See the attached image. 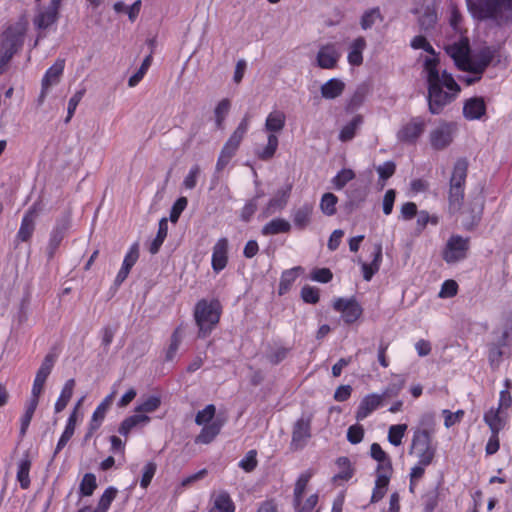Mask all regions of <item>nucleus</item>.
<instances>
[{
    "instance_id": "obj_35",
    "label": "nucleus",
    "mask_w": 512,
    "mask_h": 512,
    "mask_svg": "<svg viewBox=\"0 0 512 512\" xmlns=\"http://www.w3.org/2000/svg\"><path fill=\"white\" fill-rule=\"evenodd\" d=\"M285 114L282 111L274 110L270 112L265 121V130L270 134L280 132L285 126Z\"/></svg>"
},
{
    "instance_id": "obj_31",
    "label": "nucleus",
    "mask_w": 512,
    "mask_h": 512,
    "mask_svg": "<svg viewBox=\"0 0 512 512\" xmlns=\"http://www.w3.org/2000/svg\"><path fill=\"white\" fill-rule=\"evenodd\" d=\"M366 47V40L363 37H358L352 41L349 47L347 60L353 66H359L363 62L362 53Z\"/></svg>"
},
{
    "instance_id": "obj_46",
    "label": "nucleus",
    "mask_w": 512,
    "mask_h": 512,
    "mask_svg": "<svg viewBox=\"0 0 512 512\" xmlns=\"http://www.w3.org/2000/svg\"><path fill=\"white\" fill-rule=\"evenodd\" d=\"M38 404L34 401H27L25 405L24 414L20 418V436L24 437L30 426L33 415L37 409Z\"/></svg>"
},
{
    "instance_id": "obj_12",
    "label": "nucleus",
    "mask_w": 512,
    "mask_h": 512,
    "mask_svg": "<svg viewBox=\"0 0 512 512\" xmlns=\"http://www.w3.org/2000/svg\"><path fill=\"white\" fill-rule=\"evenodd\" d=\"M457 131V124L453 122L440 123L430 132V143L435 149H444L453 140Z\"/></svg>"
},
{
    "instance_id": "obj_50",
    "label": "nucleus",
    "mask_w": 512,
    "mask_h": 512,
    "mask_svg": "<svg viewBox=\"0 0 512 512\" xmlns=\"http://www.w3.org/2000/svg\"><path fill=\"white\" fill-rule=\"evenodd\" d=\"M363 118L360 115L355 116L349 123H347L340 131L339 138L341 141L351 140L356 133V130L361 126Z\"/></svg>"
},
{
    "instance_id": "obj_14",
    "label": "nucleus",
    "mask_w": 512,
    "mask_h": 512,
    "mask_svg": "<svg viewBox=\"0 0 512 512\" xmlns=\"http://www.w3.org/2000/svg\"><path fill=\"white\" fill-rule=\"evenodd\" d=\"M341 57V51L335 43L322 45L316 56L317 65L322 69H334Z\"/></svg>"
},
{
    "instance_id": "obj_8",
    "label": "nucleus",
    "mask_w": 512,
    "mask_h": 512,
    "mask_svg": "<svg viewBox=\"0 0 512 512\" xmlns=\"http://www.w3.org/2000/svg\"><path fill=\"white\" fill-rule=\"evenodd\" d=\"M251 118L252 116L249 113H246L242 117L238 126L235 128V130L232 132L228 140L225 142L218 160H225L235 156L242 140L244 139L245 135L249 130Z\"/></svg>"
},
{
    "instance_id": "obj_48",
    "label": "nucleus",
    "mask_w": 512,
    "mask_h": 512,
    "mask_svg": "<svg viewBox=\"0 0 512 512\" xmlns=\"http://www.w3.org/2000/svg\"><path fill=\"white\" fill-rule=\"evenodd\" d=\"M382 20L379 8H371L366 10L360 19V26L363 30L372 28L377 22Z\"/></svg>"
},
{
    "instance_id": "obj_30",
    "label": "nucleus",
    "mask_w": 512,
    "mask_h": 512,
    "mask_svg": "<svg viewBox=\"0 0 512 512\" xmlns=\"http://www.w3.org/2000/svg\"><path fill=\"white\" fill-rule=\"evenodd\" d=\"M115 392H112L108 396L104 398V400L96 407L92 414V419L90 422V429L96 430L100 427L102 421L104 420L106 416V412L109 409L110 405L112 404L113 397Z\"/></svg>"
},
{
    "instance_id": "obj_7",
    "label": "nucleus",
    "mask_w": 512,
    "mask_h": 512,
    "mask_svg": "<svg viewBox=\"0 0 512 512\" xmlns=\"http://www.w3.org/2000/svg\"><path fill=\"white\" fill-rule=\"evenodd\" d=\"M470 249V239L460 235H452L447 240L442 251V258L447 264H454L464 260Z\"/></svg>"
},
{
    "instance_id": "obj_39",
    "label": "nucleus",
    "mask_w": 512,
    "mask_h": 512,
    "mask_svg": "<svg viewBox=\"0 0 512 512\" xmlns=\"http://www.w3.org/2000/svg\"><path fill=\"white\" fill-rule=\"evenodd\" d=\"M313 475L314 470L307 469L298 476L293 489V500H299L300 498H303L305 490Z\"/></svg>"
},
{
    "instance_id": "obj_3",
    "label": "nucleus",
    "mask_w": 512,
    "mask_h": 512,
    "mask_svg": "<svg viewBox=\"0 0 512 512\" xmlns=\"http://www.w3.org/2000/svg\"><path fill=\"white\" fill-rule=\"evenodd\" d=\"M446 52L454 60L459 69L472 72L477 75H480L489 63V59H483L480 62H474L471 59L469 42L467 39H461L458 42L448 45L446 47ZM478 79H480V76H477L476 78H467L465 81L467 84H472Z\"/></svg>"
},
{
    "instance_id": "obj_42",
    "label": "nucleus",
    "mask_w": 512,
    "mask_h": 512,
    "mask_svg": "<svg viewBox=\"0 0 512 512\" xmlns=\"http://www.w3.org/2000/svg\"><path fill=\"white\" fill-rule=\"evenodd\" d=\"M370 455L371 457L377 461V467L376 469L381 468H393L392 467V461L390 457L387 455V453L382 449L380 444L373 443L370 447Z\"/></svg>"
},
{
    "instance_id": "obj_52",
    "label": "nucleus",
    "mask_w": 512,
    "mask_h": 512,
    "mask_svg": "<svg viewBox=\"0 0 512 512\" xmlns=\"http://www.w3.org/2000/svg\"><path fill=\"white\" fill-rule=\"evenodd\" d=\"M161 405V398L157 395H151L143 400L135 409L139 414L152 413Z\"/></svg>"
},
{
    "instance_id": "obj_18",
    "label": "nucleus",
    "mask_w": 512,
    "mask_h": 512,
    "mask_svg": "<svg viewBox=\"0 0 512 512\" xmlns=\"http://www.w3.org/2000/svg\"><path fill=\"white\" fill-rule=\"evenodd\" d=\"M382 397L377 393H371L363 397L355 414L357 421L366 419L372 412L383 406Z\"/></svg>"
},
{
    "instance_id": "obj_62",
    "label": "nucleus",
    "mask_w": 512,
    "mask_h": 512,
    "mask_svg": "<svg viewBox=\"0 0 512 512\" xmlns=\"http://www.w3.org/2000/svg\"><path fill=\"white\" fill-rule=\"evenodd\" d=\"M504 354L503 347L498 343H491L488 349V359L491 366H498Z\"/></svg>"
},
{
    "instance_id": "obj_24",
    "label": "nucleus",
    "mask_w": 512,
    "mask_h": 512,
    "mask_svg": "<svg viewBox=\"0 0 512 512\" xmlns=\"http://www.w3.org/2000/svg\"><path fill=\"white\" fill-rule=\"evenodd\" d=\"M32 461L28 453H26L17 463L16 479L20 488L27 490L31 485L30 470Z\"/></svg>"
},
{
    "instance_id": "obj_56",
    "label": "nucleus",
    "mask_w": 512,
    "mask_h": 512,
    "mask_svg": "<svg viewBox=\"0 0 512 512\" xmlns=\"http://www.w3.org/2000/svg\"><path fill=\"white\" fill-rule=\"evenodd\" d=\"M151 62H152V56H151V55L147 56V57L143 60V62H142V64H141V66H140V68L137 70V72H136V73H134V74L129 78V80H128V86H129V87H135V86H136V85H137V84H138V83L143 79V77L145 76V74H146V73H147V71H148V68H149V67H150V65H151Z\"/></svg>"
},
{
    "instance_id": "obj_15",
    "label": "nucleus",
    "mask_w": 512,
    "mask_h": 512,
    "mask_svg": "<svg viewBox=\"0 0 512 512\" xmlns=\"http://www.w3.org/2000/svg\"><path fill=\"white\" fill-rule=\"evenodd\" d=\"M63 0H50L49 5L42 9L34 18V25L38 29H47L55 24L59 18V10Z\"/></svg>"
},
{
    "instance_id": "obj_21",
    "label": "nucleus",
    "mask_w": 512,
    "mask_h": 512,
    "mask_svg": "<svg viewBox=\"0 0 512 512\" xmlns=\"http://www.w3.org/2000/svg\"><path fill=\"white\" fill-rule=\"evenodd\" d=\"M372 257L373 258L370 263L363 262L361 264L363 278L366 281H370L380 269L383 259L382 245L380 243L375 244Z\"/></svg>"
},
{
    "instance_id": "obj_45",
    "label": "nucleus",
    "mask_w": 512,
    "mask_h": 512,
    "mask_svg": "<svg viewBox=\"0 0 512 512\" xmlns=\"http://www.w3.org/2000/svg\"><path fill=\"white\" fill-rule=\"evenodd\" d=\"M117 493L118 490L113 486L106 488L98 501L97 507L94 510L97 512H107L112 502L115 500Z\"/></svg>"
},
{
    "instance_id": "obj_38",
    "label": "nucleus",
    "mask_w": 512,
    "mask_h": 512,
    "mask_svg": "<svg viewBox=\"0 0 512 512\" xmlns=\"http://www.w3.org/2000/svg\"><path fill=\"white\" fill-rule=\"evenodd\" d=\"M183 338V328L182 325L176 327L171 334L170 343L165 353L166 361H173L176 357L177 351L180 347Z\"/></svg>"
},
{
    "instance_id": "obj_26",
    "label": "nucleus",
    "mask_w": 512,
    "mask_h": 512,
    "mask_svg": "<svg viewBox=\"0 0 512 512\" xmlns=\"http://www.w3.org/2000/svg\"><path fill=\"white\" fill-rule=\"evenodd\" d=\"M344 89L345 83L341 79L331 78L322 84L320 92L324 99L332 100L342 95Z\"/></svg>"
},
{
    "instance_id": "obj_64",
    "label": "nucleus",
    "mask_w": 512,
    "mask_h": 512,
    "mask_svg": "<svg viewBox=\"0 0 512 512\" xmlns=\"http://www.w3.org/2000/svg\"><path fill=\"white\" fill-rule=\"evenodd\" d=\"M364 438V428L360 424L351 425L347 430V440L351 444H358Z\"/></svg>"
},
{
    "instance_id": "obj_17",
    "label": "nucleus",
    "mask_w": 512,
    "mask_h": 512,
    "mask_svg": "<svg viewBox=\"0 0 512 512\" xmlns=\"http://www.w3.org/2000/svg\"><path fill=\"white\" fill-rule=\"evenodd\" d=\"M139 259V244L134 243L130 246L128 252L126 253L122 266L118 271L115 278V285H121L126 278L128 277L132 267L136 264Z\"/></svg>"
},
{
    "instance_id": "obj_20",
    "label": "nucleus",
    "mask_w": 512,
    "mask_h": 512,
    "mask_svg": "<svg viewBox=\"0 0 512 512\" xmlns=\"http://www.w3.org/2000/svg\"><path fill=\"white\" fill-rule=\"evenodd\" d=\"M486 113V104L481 97L468 99L463 106V115L467 120H479Z\"/></svg>"
},
{
    "instance_id": "obj_36",
    "label": "nucleus",
    "mask_w": 512,
    "mask_h": 512,
    "mask_svg": "<svg viewBox=\"0 0 512 512\" xmlns=\"http://www.w3.org/2000/svg\"><path fill=\"white\" fill-rule=\"evenodd\" d=\"M484 422L489 426L491 432L499 433L505 426V421L501 417V409L498 407L490 408L484 414Z\"/></svg>"
},
{
    "instance_id": "obj_61",
    "label": "nucleus",
    "mask_w": 512,
    "mask_h": 512,
    "mask_svg": "<svg viewBox=\"0 0 512 512\" xmlns=\"http://www.w3.org/2000/svg\"><path fill=\"white\" fill-rule=\"evenodd\" d=\"M458 284L455 280L448 279L445 280L441 286V290L439 292L440 298H451L457 295L458 293Z\"/></svg>"
},
{
    "instance_id": "obj_60",
    "label": "nucleus",
    "mask_w": 512,
    "mask_h": 512,
    "mask_svg": "<svg viewBox=\"0 0 512 512\" xmlns=\"http://www.w3.org/2000/svg\"><path fill=\"white\" fill-rule=\"evenodd\" d=\"M301 298L305 303L316 304L319 302V289L309 285H305L301 289Z\"/></svg>"
},
{
    "instance_id": "obj_49",
    "label": "nucleus",
    "mask_w": 512,
    "mask_h": 512,
    "mask_svg": "<svg viewBox=\"0 0 512 512\" xmlns=\"http://www.w3.org/2000/svg\"><path fill=\"white\" fill-rule=\"evenodd\" d=\"M97 488V480L96 476L93 473L84 474L80 485H79V494L81 497H89L93 495L94 491Z\"/></svg>"
},
{
    "instance_id": "obj_32",
    "label": "nucleus",
    "mask_w": 512,
    "mask_h": 512,
    "mask_svg": "<svg viewBox=\"0 0 512 512\" xmlns=\"http://www.w3.org/2000/svg\"><path fill=\"white\" fill-rule=\"evenodd\" d=\"M290 188H285L279 190L276 195L271 198L267 204L266 211L268 214H274L276 212H279L283 210L287 203L290 196Z\"/></svg>"
},
{
    "instance_id": "obj_13",
    "label": "nucleus",
    "mask_w": 512,
    "mask_h": 512,
    "mask_svg": "<svg viewBox=\"0 0 512 512\" xmlns=\"http://www.w3.org/2000/svg\"><path fill=\"white\" fill-rule=\"evenodd\" d=\"M229 261V241L226 237L219 238L213 246L211 267L218 274L224 270Z\"/></svg>"
},
{
    "instance_id": "obj_43",
    "label": "nucleus",
    "mask_w": 512,
    "mask_h": 512,
    "mask_svg": "<svg viewBox=\"0 0 512 512\" xmlns=\"http://www.w3.org/2000/svg\"><path fill=\"white\" fill-rule=\"evenodd\" d=\"M463 186L450 185L449 189V209L453 212L460 211L464 201Z\"/></svg>"
},
{
    "instance_id": "obj_16",
    "label": "nucleus",
    "mask_w": 512,
    "mask_h": 512,
    "mask_svg": "<svg viewBox=\"0 0 512 512\" xmlns=\"http://www.w3.org/2000/svg\"><path fill=\"white\" fill-rule=\"evenodd\" d=\"M426 122L421 117L412 118L404 124L397 133V138L402 142H414L424 132Z\"/></svg>"
},
{
    "instance_id": "obj_58",
    "label": "nucleus",
    "mask_w": 512,
    "mask_h": 512,
    "mask_svg": "<svg viewBox=\"0 0 512 512\" xmlns=\"http://www.w3.org/2000/svg\"><path fill=\"white\" fill-rule=\"evenodd\" d=\"M355 173L351 169H342L333 178L332 183L337 190L342 189L349 181L354 179Z\"/></svg>"
},
{
    "instance_id": "obj_57",
    "label": "nucleus",
    "mask_w": 512,
    "mask_h": 512,
    "mask_svg": "<svg viewBox=\"0 0 512 512\" xmlns=\"http://www.w3.org/2000/svg\"><path fill=\"white\" fill-rule=\"evenodd\" d=\"M55 363V357L52 354H47L38 369L35 378L46 381L50 375Z\"/></svg>"
},
{
    "instance_id": "obj_6",
    "label": "nucleus",
    "mask_w": 512,
    "mask_h": 512,
    "mask_svg": "<svg viewBox=\"0 0 512 512\" xmlns=\"http://www.w3.org/2000/svg\"><path fill=\"white\" fill-rule=\"evenodd\" d=\"M312 437V415L301 416L292 426L289 449L292 452L303 450Z\"/></svg>"
},
{
    "instance_id": "obj_47",
    "label": "nucleus",
    "mask_w": 512,
    "mask_h": 512,
    "mask_svg": "<svg viewBox=\"0 0 512 512\" xmlns=\"http://www.w3.org/2000/svg\"><path fill=\"white\" fill-rule=\"evenodd\" d=\"M468 162H456L450 178V185L463 186L467 177Z\"/></svg>"
},
{
    "instance_id": "obj_22",
    "label": "nucleus",
    "mask_w": 512,
    "mask_h": 512,
    "mask_svg": "<svg viewBox=\"0 0 512 512\" xmlns=\"http://www.w3.org/2000/svg\"><path fill=\"white\" fill-rule=\"evenodd\" d=\"M79 406H80V401L77 403L73 412L70 414V416L67 419L65 429L62 432V434L57 442V445H56V448L54 451V456H56L67 445V443L70 441V439L74 435L76 421H77V410H78Z\"/></svg>"
},
{
    "instance_id": "obj_2",
    "label": "nucleus",
    "mask_w": 512,
    "mask_h": 512,
    "mask_svg": "<svg viewBox=\"0 0 512 512\" xmlns=\"http://www.w3.org/2000/svg\"><path fill=\"white\" fill-rule=\"evenodd\" d=\"M222 312V304L216 298H202L196 302L193 318L198 328L197 338L205 339L211 335L220 322Z\"/></svg>"
},
{
    "instance_id": "obj_54",
    "label": "nucleus",
    "mask_w": 512,
    "mask_h": 512,
    "mask_svg": "<svg viewBox=\"0 0 512 512\" xmlns=\"http://www.w3.org/2000/svg\"><path fill=\"white\" fill-rule=\"evenodd\" d=\"M257 465V451L255 449L249 450L238 463V466L247 473L254 471Z\"/></svg>"
},
{
    "instance_id": "obj_63",
    "label": "nucleus",
    "mask_w": 512,
    "mask_h": 512,
    "mask_svg": "<svg viewBox=\"0 0 512 512\" xmlns=\"http://www.w3.org/2000/svg\"><path fill=\"white\" fill-rule=\"evenodd\" d=\"M188 200L186 197H179L173 204L170 211V221L176 223L179 220L181 213L187 207Z\"/></svg>"
},
{
    "instance_id": "obj_23",
    "label": "nucleus",
    "mask_w": 512,
    "mask_h": 512,
    "mask_svg": "<svg viewBox=\"0 0 512 512\" xmlns=\"http://www.w3.org/2000/svg\"><path fill=\"white\" fill-rule=\"evenodd\" d=\"M313 214V205L310 203H304L298 208H295L292 212V220L296 229L304 230L311 223Z\"/></svg>"
},
{
    "instance_id": "obj_19",
    "label": "nucleus",
    "mask_w": 512,
    "mask_h": 512,
    "mask_svg": "<svg viewBox=\"0 0 512 512\" xmlns=\"http://www.w3.org/2000/svg\"><path fill=\"white\" fill-rule=\"evenodd\" d=\"M224 420L215 419L209 424L203 425L200 433L195 437L196 444H210L220 434Z\"/></svg>"
},
{
    "instance_id": "obj_51",
    "label": "nucleus",
    "mask_w": 512,
    "mask_h": 512,
    "mask_svg": "<svg viewBox=\"0 0 512 512\" xmlns=\"http://www.w3.org/2000/svg\"><path fill=\"white\" fill-rule=\"evenodd\" d=\"M338 203V198L333 193H325L323 194L320 201L321 211L327 216H333L337 209L336 205Z\"/></svg>"
},
{
    "instance_id": "obj_41",
    "label": "nucleus",
    "mask_w": 512,
    "mask_h": 512,
    "mask_svg": "<svg viewBox=\"0 0 512 512\" xmlns=\"http://www.w3.org/2000/svg\"><path fill=\"white\" fill-rule=\"evenodd\" d=\"M231 109V101L227 98L220 100L214 108L215 125L218 129L224 128V122Z\"/></svg>"
},
{
    "instance_id": "obj_27",
    "label": "nucleus",
    "mask_w": 512,
    "mask_h": 512,
    "mask_svg": "<svg viewBox=\"0 0 512 512\" xmlns=\"http://www.w3.org/2000/svg\"><path fill=\"white\" fill-rule=\"evenodd\" d=\"M235 504L231 499L230 495L221 491L214 495L209 512H234Z\"/></svg>"
},
{
    "instance_id": "obj_1",
    "label": "nucleus",
    "mask_w": 512,
    "mask_h": 512,
    "mask_svg": "<svg viewBox=\"0 0 512 512\" xmlns=\"http://www.w3.org/2000/svg\"><path fill=\"white\" fill-rule=\"evenodd\" d=\"M413 49H423L432 55L424 61V71L428 82V105L432 114H439L459 94L460 86L446 71H440L435 50L427 39L418 35L411 40Z\"/></svg>"
},
{
    "instance_id": "obj_33",
    "label": "nucleus",
    "mask_w": 512,
    "mask_h": 512,
    "mask_svg": "<svg viewBox=\"0 0 512 512\" xmlns=\"http://www.w3.org/2000/svg\"><path fill=\"white\" fill-rule=\"evenodd\" d=\"M150 421V417L146 414H134L126 417L120 424L118 432L123 436H128L132 429L140 424H146Z\"/></svg>"
},
{
    "instance_id": "obj_5",
    "label": "nucleus",
    "mask_w": 512,
    "mask_h": 512,
    "mask_svg": "<svg viewBox=\"0 0 512 512\" xmlns=\"http://www.w3.org/2000/svg\"><path fill=\"white\" fill-rule=\"evenodd\" d=\"M26 32V24L17 22L9 26L0 36V54H9L12 58L14 53L23 44Z\"/></svg>"
},
{
    "instance_id": "obj_34",
    "label": "nucleus",
    "mask_w": 512,
    "mask_h": 512,
    "mask_svg": "<svg viewBox=\"0 0 512 512\" xmlns=\"http://www.w3.org/2000/svg\"><path fill=\"white\" fill-rule=\"evenodd\" d=\"M75 380L73 378L67 380L60 392V395L58 399L56 400L54 410L55 413H60L63 411L67 404L69 403L70 399L72 398L73 391L75 388Z\"/></svg>"
},
{
    "instance_id": "obj_55",
    "label": "nucleus",
    "mask_w": 512,
    "mask_h": 512,
    "mask_svg": "<svg viewBox=\"0 0 512 512\" xmlns=\"http://www.w3.org/2000/svg\"><path fill=\"white\" fill-rule=\"evenodd\" d=\"M216 408L213 404L207 405L204 409L197 412L195 416V423L197 425H206L211 423L215 416Z\"/></svg>"
},
{
    "instance_id": "obj_11",
    "label": "nucleus",
    "mask_w": 512,
    "mask_h": 512,
    "mask_svg": "<svg viewBox=\"0 0 512 512\" xmlns=\"http://www.w3.org/2000/svg\"><path fill=\"white\" fill-rule=\"evenodd\" d=\"M333 309L342 314L346 324L355 323L363 314L362 306L354 297L349 299L337 298L333 303Z\"/></svg>"
},
{
    "instance_id": "obj_44",
    "label": "nucleus",
    "mask_w": 512,
    "mask_h": 512,
    "mask_svg": "<svg viewBox=\"0 0 512 512\" xmlns=\"http://www.w3.org/2000/svg\"><path fill=\"white\" fill-rule=\"evenodd\" d=\"M300 270V267L291 268L285 270L280 278L278 293L279 295L286 294L292 287L293 283L297 278V271Z\"/></svg>"
},
{
    "instance_id": "obj_9",
    "label": "nucleus",
    "mask_w": 512,
    "mask_h": 512,
    "mask_svg": "<svg viewBox=\"0 0 512 512\" xmlns=\"http://www.w3.org/2000/svg\"><path fill=\"white\" fill-rule=\"evenodd\" d=\"M70 225V214H66L56 221L55 226L52 228L50 232L49 240L46 247L48 259L51 260L54 258L58 248L60 247L63 239L66 236L67 231L70 228Z\"/></svg>"
},
{
    "instance_id": "obj_53",
    "label": "nucleus",
    "mask_w": 512,
    "mask_h": 512,
    "mask_svg": "<svg viewBox=\"0 0 512 512\" xmlns=\"http://www.w3.org/2000/svg\"><path fill=\"white\" fill-rule=\"evenodd\" d=\"M407 430L406 424H396L389 427L388 430V441L393 446H400L402 444V439Z\"/></svg>"
},
{
    "instance_id": "obj_59",
    "label": "nucleus",
    "mask_w": 512,
    "mask_h": 512,
    "mask_svg": "<svg viewBox=\"0 0 512 512\" xmlns=\"http://www.w3.org/2000/svg\"><path fill=\"white\" fill-rule=\"evenodd\" d=\"M393 468L376 469L375 485L378 488L387 489L392 477Z\"/></svg>"
},
{
    "instance_id": "obj_28",
    "label": "nucleus",
    "mask_w": 512,
    "mask_h": 512,
    "mask_svg": "<svg viewBox=\"0 0 512 512\" xmlns=\"http://www.w3.org/2000/svg\"><path fill=\"white\" fill-rule=\"evenodd\" d=\"M336 465L339 468V472L336 473L333 478L332 482L334 484H341L342 482L349 481L353 475H354V468L351 465V461L348 457H339L336 460Z\"/></svg>"
},
{
    "instance_id": "obj_40",
    "label": "nucleus",
    "mask_w": 512,
    "mask_h": 512,
    "mask_svg": "<svg viewBox=\"0 0 512 512\" xmlns=\"http://www.w3.org/2000/svg\"><path fill=\"white\" fill-rule=\"evenodd\" d=\"M168 234V220L166 218H162L158 224V231L156 237L153 239L149 246V252L151 254H156L159 252L163 242L165 241Z\"/></svg>"
},
{
    "instance_id": "obj_29",
    "label": "nucleus",
    "mask_w": 512,
    "mask_h": 512,
    "mask_svg": "<svg viewBox=\"0 0 512 512\" xmlns=\"http://www.w3.org/2000/svg\"><path fill=\"white\" fill-rule=\"evenodd\" d=\"M291 224L284 218H274L267 222L261 229L264 236H272L281 233H289L291 231Z\"/></svg>"
},
{
    "instance_id": "obj_4",
    "label": "nucleus",
    "mask_w": 512,
    "mask_h": 512,
    "mask_svg": "<svg viewBox=\"0 0 512 512\" xmlns=\"http://www.w3.org/2000/svg\"><path fill=\"white\" fill-rule=\"evenodd\" d=\"M437 452V445L433 442L432 434L427 429L414 431L411 441L410 454L423 465H431Z\"/></svg>"
},
{
    "instance_id": "obj_10",
    "label": "nucleus",
    "mask_w": 512,
    "mask_h": 512,
    "mask_svg": "<svg viewBox=\"0 0 512 512\" xmlns=\"http://www.w3.org/2000/svg\"><path fill=\"white\" fill-rule=\"evenodd\" d=\"M39 208L37 204L30 206L24 213L20 227L15 236L14 243L17 246L19 243L30 242L36 229V220L38 217Z\"/></svg>"
},
{
    "instance_id": "obj_25",
    "label": "nucleus",
    "mask_w": 512,
    "mask_h": 512,
    "mask_svg": "<svg viewBox=\"0 0 512 512\" xmlns=\"http://www.w3.org/2000/svg\"><path fill=\"white\" fill-rule=\"evenodd\" d=\"M65 60L57 59L52 66H50L41 81V86L51 88L59 83L60 78L64 72Z\"/></svg>"
},
{
    "instance_id": "obj_37",
    "label": "nucleus",
    "mask_w": 512,
    "mask_h": 512,
    "mask_svg": "<svg viewBox=\"0 0 512 512\" xmlns=\"http://www.w3.org/2000/svg\"><path fill=\"white\" fill-rule=\"evenodd\" d=\"M318 502L319 495L314 493L305 500H303V498L293 500V507L295 512H320V508H317Z\"/></svg>"
}]
</instances>
